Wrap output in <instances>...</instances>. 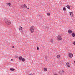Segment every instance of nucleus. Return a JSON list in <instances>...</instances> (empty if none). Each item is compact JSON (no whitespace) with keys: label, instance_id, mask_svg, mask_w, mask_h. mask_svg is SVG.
<instances>
[{"label":"nucleus","instance_id":"16","mask_svg":"<svg viewBox=\"0 0 75 75\" xmlns=\"http://www.w3.org/2000/svg\"><path fill=\"white\" fill-rule=\"evenodd\" d=\"M23 6L25 8H27V5H26L25 4H24L23 5Z\"/></svg>","mask_w":75,"mask_h":75},{"label":"nucleus","instance_id":"17","mask_svg":"<svg viewBox=\"0 0 75 75\" xmlns=\"http://www.w3.org/2000/svg\"><path fill=\"white\" fill-rule=\"evenodd\" d=\"M63 10H64V11H65V10H66V8H65V7H64L63 8Z\"/></svg>","mask_w":75,"mask_h":75},{"label":"nucleus","instance_id":"22","mask_svg":"<svg viewBox=\"0 0 75 75\" xmlns=\"http://www.w3.org/2000/svg\"><path fill=\"white\" fill-rule=\"evenodd\" d=\"M45 58H46V59H48V57L47 56H46L45 57Z\"/></svg>","mask_w":75,"mask_h":75},{"label":"nucleus","instance_id":"20","mask_svg":"<svg viewBox=\"0 0 75 75\" xmlns=\"http://www.w3.org/2000/svg\"><path fill=\"white\" fill-rule=\"evenodd\" d=\"M47 16H50V13H48L47 14Z\"/></svg>","mask_w":75,"mask_h":75},{"label":"nucleus","instance_id":"19","mask_svg":"<svg viewBox=\"0 0 75 75\" xmlns=\"http://www.w3.org/2000/svg\"><path fill=\"white\" fill-rule=\"evenodd\" d=\"M44 28H47V30H48L49 28L48 27H44Z\"/></svg>","mask_w":75,"mask_h":75},{"label":"nucleus","instance_id":"6","mask_svg":"<svg viewBox=\"0 0 75 75\" xmlns=\"http://www.w3.org/2000/svg\"><path fill=\"white\" fill-rule=\"evenodd\" d=\"M50 42L51 43H53L54 42V40L52 39H50Z\"/></svg>","mask_w":75,"mask_h":75},{"label":"nucleus","instance_id":"9","mask_svg":"<svg viewBox=\"0 0 75 75\" xmlns=\"http://www.w3.org/2000/svg\"><path fill=\"white\" fill-rule=\"evenodd\" d=\"M67 65L68 67H70V66H69V63L68 62L67 63Z\"/></svg>","mask_w":75,"mask_h":75},{"label":"nucleus","instance_id":"10","mask_svg":"<svg viewBox=\"0 0 75 75\" xmlns=\"http://www.w3.org/2000/svg\"><path fill=\"white\" fill-rule=\"evenodd\" d=\"M71 35H72V37H75V33H72L71 34Z\"/></svg>","mask_w":75,"mask_h":75},{"label":"nucleus","instance_id":"27","mask_svg":"<svg viewBox=\"0 0 75 75\" xmlns=\"http://www.w3.org/2000/svg\"><path fill=\"white\" fill-rule=\"evenodd\" d=\"M21 7H23V5H21Z\"/></svg>","mask_w":75,"mask_h":75},{"label":"nucleus","instance_id":"26","mask_svg":"<svg viewBox=\"0 0 75 75\" xmlns=\"http://www.w3.org/2000/svg\"><path fill=\"white\" fill-rule=\"evenodd\" d=\"M26 8L27 9H28V10H29V8H27V7H26Z\"/></svg>","mask_w":75,"mask_h":75},{"label":"nucleus","instance_id":"18","mask_svg":"<svg viewBox=\"0 0 75 75\" xmlns=\"http://www.w3.org/2000/svg\"><path fill=\"white\" fill-rule=\"evenodd\" d=\"M59 57H60V56H59V55H58L57 56V58H59Z\"/></svg>","mask_w":75,"mask_h":75},{"label":"nucleus","instance_id":"1","mask_svg":"<svg viewBox=\"0 0 75 75\" xmlns=\"http://www.w3.org/2000/svg\"><path fill=\"white\" fill-rule=\"evenodd\" d=\"M4 21L7 25H10L11 24V22L7 18H5Z\"/></svg>","mask_w":75,"mask_h":75},{"label":"nucleus","instance_id":"13","mask_svg":"<svg viewBox=\"0 0 75 75\" xmlns=\"http://www.w3.org/2000/svg\"><path fill=\"white\" fill-rule=\"evenodd\" d=\"M67 8H68L69 9H70V6L68 5L67 6Z\"/></svg>","mask_w":75,"mask_h":75},{"label":"nucleus","instance_id":"31","mask_svg":"<svg viewBox=\"0 0 75 75\" xmlns=\"http://www.w3.org/2000/svg\"><path fill=\"white\" fill-rule=\"evenodd\" d=\"M74 64H75V61H74Z\"/></svg>","mask_w":75,"mask_h":75},{"label":"nucleus","instance_id":"5","mask_svg":"<svg viewBox=\"0 0 75 75\" xmlns=\"http://www.w3.org/2000/svg\"><path fill=\"white\" fill-rule=\"evenodd\" d=\"M69 13L70 14L71 16L73 17H74V13L72 12H69Z\"/></svg>","mask_w":75,"mask_h":75},{"label":"nucleus","instance_id":"4","mask_svg":"<svg viewBox=\"0 0 75 75\" xmlns=\"http://www.w3.org/2000/svg\"><path fill=\"white\" fill-rule=\"evenodd\" d=\"M69 57H70V58H72V57H73V54H72V53H69Z\"/></svg>","mask_w":75,"mask_h":75},{"label":"nucleus","instance_id":"29","mask_svg":"<svg viewBox=\"0 0 75 75\" xmlns=\"http://www.w3.org/2000/svg\"><path fill=\"white\" fill-rule=\"evenodd\" d=\"M62 72H63V73H65V72H64V71H62Z\"/></svg>","mask_w":75,"mask_h":75},{"label":"nucleus","instance_id":"3","mask_svg":"<svg viewBox=\"0 0 75 75\" xmlns=\"http://www.w3.org/2000/svg\"><path fill=\"white\" fill-rule=\"evenodd\" d=\"M57 39L58 41H61L62 39V37L61 36L59 35L57 36Z\"/></svg>","mask_w":75,"mask_h":75},{"label":"nucleus","instance_id":"25","mask_svg":"<svg viewBox=\"0 0 75 75\" xmlns=\"http://www.w3.org/2000/svg\"><path fill=\"white\" fill-rule=\"evenodd\" d=\"M73 44L74 45H75V41L73 42Z\"/></svg>","mask_w":75,"mask_h":75},{"label":"nucleus","instance_id":"24","mask_svg":"<svg viewBox=\"0 0 75 75\" xmlns=\"http://www.w3.org/2000/svg\"><path fill=\"white\" fill-rule=\"evenodd\" d=\"M12 48H14V46H12Z\"/></svg>","mask_w":75,"mask_h":75},{"label":"nucleus","instance_id":"14","mask_svg":"<svg viewBox=\"0 0 75 75\" xmlns=\"http://www.w3.org/2000/svg\"><path fill=\"white\" fill-rule=\"evenodd\" d=\"M6 4H7V5H8V6H11V3H7Z\"/></svg>","mask_w":75,"mask_h":75},{"label":"nucleus","instance_id":"21","mask_svg":"<svg viewBox=\"0 0 75 75\" xmlns=\"http://www.w3.org/2000/svg\"><path fill=\"white\" fill-rule=\"evenodd\" d=\"M22 61L24 62L25 61V59L24 58H22Z\"/></svg>","mask_w":75,"mask_h":75},{"label":"nucleus","instance_id":"12","mask_svg":"<svg viewBox=\"0 0 75 75\" xmlns=\"http://www.w3.org/2000/svg\"><path fill=\"white\" fill-rule=\"evenodd\" d=\"M10 71H15V69H13V68H11L10 69Z\"/></svg>","mask_w":75,"mask_h":75},{"label":"nucleus","instance_id":"2","mask_svg":"<svg viewBox=\"0 0 75 75\" xmlns=\"http://www.w3.org/2000/svg\"><path fill=\"white\" fill-rule=\"evenodd\" d=\"M35 28L34 26H32L30 28V30L31 33H33L34 31Z\"/></svg>","mask_w":75,"mask_h":75},{"label":"nucleus","instance_id":"28","mask_svg":"<svg viewBox=\"0 0 75 75\" xmlns=\"http://www.w3.org/2000/svg\"><path fill=\"white\" fill-rule=\"evenodd\" d=\"M29 75H33V74H30Z\"/></svg>","mask_w":75,"mask_h":75},{"label":"nucleus","instance_id":"23","mask_svg":"<svg viewBox=\"0 0 75 75\" xmlns=\"http://www.w3.org/2000/svg\"><path fill=\"white\" fill-rule=\"evenodd\" d=\"M37 50H39V47H37Z\"/></svg>","mask_w":75,"mask_h":75},{"label":"nucleus","instance_id":"11","mask_svg":"<svg viewBox=\"0 0 75 75\" xmlns=\"http://www.w3.org/2000/svg\"><path fill=\"white\" fill-rule=\"evenodd\" d=\"M19 30H23V28H22V27L20 26L19 27Z\"/></svg>","mask_w":75,"mask_h":75},{"label":"nucleus","instance_id":"7","mask_svg":"<svg viewBox=\"0 0 75 75\" xmlns=\"http://www.w3.org/2000/svg\"><path fill=\"white\" fill-rule=\"evenodd\" d=\"M68 33L69 34H71L72 33V30H71V29L69 30L68 31Z\"/></svg>","mask_w":75,"mask_h":75},{"label":"nucleus","instance_id":"8","mask_svg":"<svg viewBox=\"0 0 75 75\" xmlns=\"http://www.w3.org/2000/svg\"><path fill=\"white\" fill-rule=\"evenodd\" d=\"M23 59V57H22L21 56H20L19 57V59L21 61V60H22V59Z\"/></svg>","mask_w":75,"mask_h":75},{"label":"nucleus","instance_id":"30","mask_svg":"<svg viewBox=\"0 0 75 75\" xmlns=\"http://www.w3.org/2000/svg\"><path fill=\"white\" fill-rule=\"evenodd\" d=\"M11 61H13V59H11Z\"/></svg>","mask_w":75,"mask_h":75},{"label":"nucleus","instance_id":"15","mask_svg":"<svg viewBox=\"0 0 75 75\" xmlns=\"http://www.w3.org/2000/svg\"><path fill=\"white\" fill-rule=\"evenodd\" d=\"M44 70L45 71H47V68H44Z\"/></svg>","mask_w":75,"mask_h":75}]
</instances>
